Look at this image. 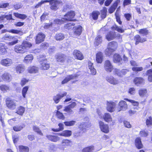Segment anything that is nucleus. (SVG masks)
<instances>
[{"label":"nucleus","mask_w":152,"mask_h":152,"mask_svg":"<svg viewBox=\"0 0 152 152\" xmlns=\"http://www.w3.org/2000/svg\"><path fill=\"white\" fill-rule=\"evenodd\" d=\"M7 53L6 46L5 45L2 43H0V54L4 55L5 54Z\"/></svg>","instance_id":"nucleus-28"},{"label":"nucleus","mask_w":152,"mask_h":152,"mask_svg":"<svg viewBox=\"0 0 152 152\" xmlns=\"http://www.w3.org/2000/svg\"><path fill=\"white\" fill-rule=\"evenodd\" d=\"M103 59V55L100 52H98L96 54V61L98 63H101Z\"/></svg>","instance_id":"nucleus-22"},{"label":"nucleus","mask_w":152,"mask_h":152,"mask_svg":"<svg viewBox=\"0 0 152 152\" xmlns=\"http://www.w3.org/2000/svg\"><path fill=\"white\" fill-rule=\"evenodd\" d=\"M75 15L74 12L71 11L64 15V18L66 21H73V20L72 19L74 18Z\"/></svg>","instance_id":"nucleus-8"},{"label":"nucleus","mask_w":152,"mask_h":152,"mask_svg":"<svg viewBox=\"0 0 152 152\" xmlns=\"http://www.w3.org/2000/svg\"><path fill=\"white\" fill-rule=\"evenodd\" d=\"M48 1L51 5V9L54 10H56L58 8L59 4L62 3L61 1L56 0H48Z\"/></svg>","instance_id":"nucleus-3"},{"label":"nucleus","mask_w":152,"mask_h":152,"mask_svg":"<svg viewBox=\"0 0 152 152\" xmlns=\"http://www.w3.org/2000/svg\"><path fill=\"white\" fill-rule=\"evenodd\" d=\"M25 110V109L24 107L20 106L18 107V110L15 113L20 115H22Z\"/></svg>","instance_id":"nucleus-32"},{"label":"nucleus","mask_w":152,"mask_h":152,"mask_svg":"<svg viewBox=\"0 0 152 152\" xmlns=\"http://www.w3.org/2000/svg\"><path fill=\"white\" fill-rule=\"evenodd\" d=\"M107 9L104 7L101 11V17L103 19L106 16Z\"/></svg>","instance_id":"nucleus-45"},{"label":"nucleus","mask_w":152,"mask_h":152,"mask_svg":"<svg viewBox=\"0 0 152 152\" xmlns=\"http://www.w3.org/2000/svg\"><path fill=\"white\" fill-rule=\"evenodd\" d=\"M64 111H65L67 113L69 114H71L73 112V111L69 106H66L65 107Z\"/></svg>","instance_id":"nucleus-55"},{"label":"nucleus","mask_w":152,"mask_h":152,"mask_svg":"<svg viewBox=\"0 0 152 152\" xmlns=\"http://www.w3.org/2000/svg\"><path fill=\"white\" fill-rule=\"evenodd\" d=\"M28 72L30 73H36L38 72V68L35 66H32L28 68Z\"/></svg>","instance_id":"nucleus-26"},{"label":"nucleus","mask_w":152,"mask_h":152,"mask_svg":"<svg viewBox=\"0 0 152 152\" xmlns=\"http://www.w3.org/2000/svg\"><path fill=\"white\" fill-rule=\"evenodd\" d=\"M112 29L121 33H123L124 31V30L121 27H119L115 25L113 26Z\"/></svg>","instance_id":"nucleus-46"},{"label":"nucleus","mask_w":152,"mask_h":152,"mask_svg":"<svg viewBox=\"0 0 152 152\" xmlns=\"http://www.w3.org/2000/svg\"><path fill=\"white\" fill-rule=\"evenodd\" d=\"M114 51V49L107 47V48L105 50V53L106 55L109 56Z\"/></svg>","instance_id":"nucleus-44"},{"label":"nucleus","mask_w":152,"mask_h":152,"mask_svg":"<svg viewBox=\"0 0 152 152\" xmlns=\"http://www.w3.org/2000/svg\"><path fill=\"white\" fill-rule=\"evenodd\" d=\"M76 123L75 121H65L64 123L66 126H73Z\"/></svg>","instance_id":"nucleus-53"},{"label":"nucleus","mask_w":152,"mask_h":152,"mask_svg":"<svg viewBox=\"0 0 152 152\" xmlns=\"http://www.w3.org/2000/svg\"><path fill=\"white\" fill-rule=\"evenodd\" d=\"M135 145L139 149L142 148L143 145L141 143V140L140 138H137L135 140Z\"/></svg>","instance_id":"nucleus-30"},{"label":"nucleus","mask_w":152,"mask_h":152,"mask_svg":"<svg viewBox=\"0 0 152 152\" xmlns=\"http://www.w3.org/2000/svg\"><path fill=\"white\" fill-rule=\"evenodd\" d=\"M99 13L97 12H94L92 13V17L94 20H96L98 18Z\"/></svg>","instance_id":"nucleus-61"},{"label":"nucleus","mask_w":152,"mask_h":152,"mask_svg":"<svg viewBox=\"0 0 152 152\" xmlns=\"http://www.w3.org/2000/svg\"><path fill=\"white\" fill-rule=\"evenodd\" d=\"M73 54L76 58L79 60H82L83 58V56L81 52L77 50H74Z\"/></svg>","instance_id":"nucleus-17"},{"label":"nucleus","mask_w":152,"mask_h":152,"mask_svg":"<svg viewBox=\"0 0 152 152\" xmlns=\"http://www.w3.org/2000/svg\"><path fill=\"white\" fill-rule=\"evenodd\" d=\"M19 148L20 152H28L29 151V148L27 146L20 145Z\"/></svg>","instance_id":"nucleus-36"},{"label":"nucleus","mask_w":152,"mask_h":152,"mask_svg":"<svg viewBox=\"0 0 152 152\" xmlns=\"http://www.w3.org/2000/svg\"><path fill=\"white\" fill-rule=\"evenodd\" d=\"M45 37V34L42 33H39L36 36L35 39L36 43L37 44H39L43 42Z\"/></svg>","instance_id":"nucleus-11"},{"label":"nucleus","mask_w":152,"mask_h":152,"mask_svg":"<svg viewBox=\"0 0 152 152\" xmlns=\"http://www.w3.org/2000/svg\"><path fill=\"white\" fill-rule=\"evenodd\" d=\"M48 149L50 152H53L57 150V147L54 145H50L49 146Z\"/></svg>","instance_id":"nucleus-51"},{"label":"nucleus","mask_w":152,"mask_h":152,"mask_svg":"<svg viewBox=\"0 0 152 152\" xmlns=\"http://www.w3.org/2000/svg\"><path fill=\"white\" fill-rule=\"evenodd\" d=\"M104 69L108 72H111L114 69L113 65L109 60H106L104 64Z\"/></svg>","instance_id":"nucleus-4"},{"label":"nucleus","mask_w":152,"mask_h":152,"mask_svg":"<svg viewBox=\"0 0 152 152\" xmlns=\"http://www.w3.org/2000/svg\"><path fill=\"white\" fill-rule=\"evenodd\" d=\"M77 73L75 74L67 76L65 79H64L62 82V84H64L67 83L69 81L71 80L77 78L79 76V74Z\"/></svg>","instance_id":"nucleus-7"},{"label":"nucleus","mask_w":152,"mask_h":152,"mask_svg":"<svg viewBox=\"0 0 152 152\" xmlns=\"http://www.w3.org/2000/svg\"><path fill=\"white\" fill-rule=\"evenodd\" d=\"M113 61L114 62H118L122 60L120 55L118 54H115L113 56Z\"/></svg>","instance_id":"nucleus-38"},{"label":"nucleus","mask_w":152,"mask_h":152,"mask_svg":"<svg viewBox=\"0 0 152 152\" xmlns=\"http://www.w3.org/2000/svg\"><path fill=\"white\" fill-rule=\"evenodd\" d=\"M59 126V128L58 129H52V130L54 132H59L62 130L64 129V125L61 123H59L58 125Z\"/></svg>","instance_id":"nucleus-49"},{"label":"nucleus","mask_w":152,"mask_h":152,"mask_svg":"<svg viewBox=\"0 0 152 152\" xmlns=\"http://www.w3.org/2000/svg\"><path fill=\"white\" fill-rule=\"evenodd\" d=\"M114 38V36L111 33L108 34L106 36V38L108 41L113 40Z\"/></svg>","instance_id":"nucleus-58"},{"label":"nucleus","mask_w":152,"mask_h":152,"mask_svg":"<svg viewBox=\"0 0 152 152\" xmlns=\"http://www.w3.org/2000/svg\"><path fill=\"white\" fill-rule=\"evenodd\" d=\"M119 104L120 108H120H118V111H119L121 110L124 111L127 109L128 106L126 102L123 100L119 102Z\"/></svg>","instance_id":"nucleus-15"},{"label":"nucleus","mask_w":152,"mask_h":152,"mask_svg":"<svg viewBox=\"0 0 152 152\" xmlns=\"http://www.w3.org/2000/svg\"><path fill=\"white\" fill-rule=\"evenodd\" d=\"M147 75L148 76V80L150 82H152V69H150L147 71Z\"/></svg>","instance_id":"nucleus-48"},{"label":"nucleus","mask_w":152,"mask_h":152,"mask_svg":"<svg viewBox=\"0 0 152 152\" xmlns=\"http://www.w3.org/2000/svg\"><path fill=\"white\" fill-rule=\"evenodd\" d=\"M55 38L57 40H61L64 38V35L61 33H59L56 35Z\"/></svg>","instance_id":"nucleus-37"},{"label":"nucleus","mask_w":152,"mask_h":152,"mask_svg":"<svg viewBox=\"0 0 152 152\" xmlns=\"http://www.w3.org/2000/svg\"><path fill=\"white\" fill-rule=\"evenodd\" d=\"M66 21L65 18H63L61 19H57L54 20L53 23L58 24H63Z\"/></svg>","instance_id":"nucleus-35"},{"label":"nucleus","mask_w":152,"mask_h":152,"mask_svg":"<svg viewBox=\"0 0 152 152\" xmlns=\"http://www.w3.org/2000/svg\"><path fill=\"white\" fill-rule=\"evenodd\" d=\"M106 79L108 82L113 85H117L119 83L117 79L110 75L107 76Z\"/></svg>","instance_id":"nucleus-6"},{"label":"nucleus","mask_w":152,"mask_h":152,"mask_svg":"<svg viewBox=\"0 0 152 152\" xmlns=\"http://www.w3.org/2000/svg\"><path fill=\"white\" fill-rule=\"evenodd\" d=\"M71 142V140L68 139H64L62 140L61 145H58L59 147L61 149L64 150V148L66 146H69L70 145V143Z\"/></svg>","instance_id":"nucleus-12"},{"label":"nucleus","mask_w":152,"mask_h":152,"mask_svg":"<svg viewBox=\"0 0 152 152\" xmlns=\"http://www.w3.org/2000/svg\"><path fill=\"white\" fill-rule=\"evenodd\" d=\"M40 68L42 70H47L50 67V64L46 61L45 60L42 62L40 64Z\"/></svg>","instance_id":"nucleus-20"},{"label":"nucleus","mask_w":152,"mask_h":152,"mask_svg":"<svg viewBox=\"0 0 152 152\" xmlns=\"http://www.w3.org/2000/svg\"><path fill=\"white\" fill-rule=\"evenodd\" d=\"M132 70L135 72H140L143 70V68L142 67H134L132 68Z\"/></svg>","instance_id":"nucleus-59"},{"label":"nucleus","mask_w":152,"mask_h":152,"mask_svg":"<svg viewBox=\"0 0 152 152\" xmlns=\"http://www.w3.org/2000/svg\"><path fill=\"white\" fill-rule=\"evenodd\" d=\"M0 63L1 65L4 66H11L13 62L11 59L7 58L2 59Z\"/></svg>","instance_id":"nucleus-9"},{"label":"nucleus","mask_w":152,"mask_h":152,"mask_svg":"<svg viewBox=\"0 0 152 152\" xmlns=\"http://www.w3.org/2000/svg\"><path fill=\"white\" fill-rule=\"evenodd\" d=\"M134 81L135 85L139 86L140 84L142 83L143 79L142 77H137L134 79Z\"/></svg>","instance_id":"nucleus-29"},{"label":"nucleus","mask_w":152,"mask_h":152,"mask_svg":"<svg viewBox=\"0 0 152 152\" xmlns=\"http://www.w3.org/2000/svg\"><path fill=\"white\" fill-rule=\"evenodd\" d=\"M75 25V24L73 23H69L65 25L64 27L65 28L67 29L68 30L71 29L72 28L74 29V27H73V26Z\"/></svg>","instance_id":"nucleus-47"},{"label":"nucleus","mask_w":152,"mask_h":152,"mask_svg":"<svg viewBox=\"0 0 152 152\" xmlns=\"http://www.w3.org/2000/svg\"><path fill=\"white\" fill-rule=\"evenodd\" d=\"M12 138L14 143H16L19 140V136L17 134H15L12 135Z\"/></svg>","instance_id":"nucleus-56"},{"label":"nucleus","mask_w":152,"mask_h":152,"mask_svg":"<svg viewBox=\"0 0 152 152\" xmlns=\"http://www.w3.org/2000/svg\"><path fill=\"white\" fill-rule=\"evenodd\" d=\"M28 86H25L22 89V93L23 96L24 98H26V95L27 93L28 89Z\"/></svg>","instance_id":"nucleus-50"},{"label":"nucleus","mask_w":152,"mask_h":152,"mask_svg":"<svg viewBox=\"0 0 152 152\" xmlns=\"http://www.w3.org/2000/svg\"><path fill=\"white\" fill-rule=\"evenodd\" d=\"M113 72L115 74L117 75L118 76L120 77H122V74L121 73V71H120L118 69H114Z\"/></svg>","instance_id":"nucleus-57"},{"label":"nucleus","mask_w":152,"mask_h":152,"mask_svg":"<svg viewBox=\"0 0 152 152\" xmlns=\"http://www.w3.org/2000/svg\"><path fill=\"white\" fill-rule=\"evenodd\" d=\"M56 115L57 118L59 119L63 120L65 118V117L63 114L58 111H57Z\"/></svg>","instance_id":"nucleus-54"},{"label":"nucleus","mask_w":152,"mask_h":152,"mask_svg":"<svg viewBox=\"0 0 152 152\" xmlns=\"http://www.w3.org/2000/svg\"><path fill=\"white\" fill-rule=\"evenodd\" d=\"M102 118L103 119L104 121L107 122H111L112 120V118L110 114L108 113H105L103 115Z\"/></svg>","instance_id":"nucleus-19"},{"label":"nucleus","mask_w":152,"mask_h":152,"mask_svg":"<svg viewBox=\"0 0 152 152\" xmlns=\"http://www.w3.org/2000/svg\"><path fill=\"white\" fill-rule=\"evenodd\" d=\"M116 107V104L114 102H110L107 103V109L110 112H112L114 111Z\"/></svg>","instance_id":"nucleus-10"},{"label":"nucleus","mask_w":152,"mask_h":152,"mask_svg":"<svg viewBox=\"0 0 152 152\" xmlns=\"http://www.w3.org/2000/svg\"><path fill=\"white\" fill-rule=\"evenodd\" d=\"M46 137L49 140L54 142H56L59 140L60 139L59 137L55 135H48L46 136Z\"/></svg>","instance_id":"nucleus-25"},{"label":"nucleus","mask_w":152,"mask_h":152,"mask_svg":"<svg viewBox=\"0 0 152 152\" xmlns=\"http://www.w3.org/2000/svg\"><path fill=\"white\" fill-rule=\"evenodd\" d=\"M117 46V43L114 41H112L108 43L107 47L110 48L114 49V50H115Z\"/></svg>","instance_id":"nucleus-34"},{"label":"nucleus","mask_w":152,"mask_h":152,"mask_svg":"<svg viewBox=\"0 0 152 152\" xmlns=\"http://www.w3.org/2000/svg\"><path fill=\"white\" fill-rule=\"evenodd\" d=\"M32 46V44L29 42L23 41L21 45L18 44L15 46L14 50L17 53L23 54L26 52Z\"/></svg>","instance_id":"nucleus-1"},{"label":"nucleus","mask_w":152,"mask_h":152,"mask_svg":"<svg viewBox=\"0 0 152 152\" xmlns=\"http://www.w3.org/2000/svg\"><path fill=\"white\" fill-rule=\"evenodd\" d=\"M57 61L58 62H64L66 59V57L65 55L63 54H58L55 56Z\"/></svg>","instance_id":"nucleus-16"},{"label":"nucleus","mask_w":152,"mask_h":152,"mask_svg":"<svg viewBox=\"0 0 152 152\" xmlns=\"http://www.w3.org/2000/svg\"><path fill=\"white\" fill-rule=\"evenodd\" d=\"M134 40L135 41L136 45L138 44L139 43H143L146 41V39L142 38L139 35H136L134 37Z\"/></svg>","instance_id":"nucleus-13"},{"label":"nucleus","mask_w":152,"mask_h":152,"mask_svg":"<svg viewBox=\"0 0 152 152\" xmlns=\"http://www.w3.org/2000/svg\"><path fill=\"white\" fill-rule=\"evenodd\" d=\"M102 42V37L100 35H98L96 38L94 44L95 45L97 46L100 44Z\"/></svg>","instance_id":"nucleus-33"},{"label":"nucleus","mask_w":152,"mask_h":152,"mask_svg":"<svg viewBox=\"0 0 152 152\" xmlns=\"http://www.w3.org/2000/svg\"><path fill=\"white\" fill-rule=\"evenodd\" d=\"M120 2V0H117L113 3L109 10V12L110 13H112L114 11L117 7L118 4Z\"/></svg>","instance_id":"nucleus-18"},{"label":"nucleus","mask_w":152,"mask_h":152,"mask_svg":"<svg viewBox=\"0 0 152 152\" xmlns=\"http://www.w3.org/2000/svg\"><path fill=\"white\" fill-rule=\"evenodd\" d=\"M66 94L67 93L66 92H65L63 94H58L53 97V100L56 104H57L58 103L61 98L66 96Z\"/></svg>","instance_id":"nucleus-14"},{"label":"nucleus","mask_w":152,"mask_h":152,"mask_svg":"<svg viewBox=\"0 0 152 152\" xmlns=\"http://www.w3.org/2000/svg\"><path fill=\"white\" fill-rule=\"evenodd\" d=\"M146 124L149 127L152 125V118L151 116L148 117L146 119Z\"/></svg>","instance_id":"nucleus-52"},{"label":"nucleus","mask_w":152,"mask_h":152,"mask_svg":"<svg viewBox=\"0 0 152 152\" xmlns=\"http://www.w3.org/2000/svg\"><path fill=\"white\" fill-rule=\"evenodd\" d=\"M94 147L93 146L86 147L82 150V152H92L94 150Z\"/></svg>","instance_id":"nucleus-41"},{"label":"nucleus","mask_w":152,"mask_h":152,"mask_svg":"<svg viewBox=\"0 0 152 152\" xmlns=\"http://www.w3.org/2000/svg\"><path fill=\"white\" fill-rule=\"evenodd\" d=\"M99 126L101 130L105 133H107L109 132V127L106 124H104V122L102 121L99 122Z\"/></svg>","instance_id":"nucleus-5"},{"label":"nucleus","mask_w":152,"mask_h":152,"mask_svg":"<svg viewBox=\"0 0 152 152\" xmlns=\"http://www.w3.org/2000/svg\"><path fill=\"white\" fill-rule=\"evenodd\" d=\"M17 101L14 99H11L9 98L6 99L5 102L6 106L10 109L14 110L16 108Z\"/></svg>","instance_id":"nucleus-2"},{"label":"nucleus","mask_w":152,"mask_h":152,"mask_svg":"<svg viewBox=\"0 0 152 152\" xmlns=\"http://www.w3.org/2000/svg\"><path fill=\"white\" fill-rule=\"evenodd\" d=\"M140 134L141 136L143 137H147L148 135V132L145 130L140 131Z\"/></svg>","instance_id":"nucleus-62"},{"label":"nucleus","mask_w":152,"mask_h":152,"mask_svg":"<svg viewBox=\"0 0 152 152\" xmlns=\"http://www.w3.org/2000/svg\"><path fill=\"white\" fill-rule=\"evenodd\" d=\"M16 70L17 73H22L24 70V67L21 65H19L16 67Z\"/></svg>","instance_id":"nucleus-39"},{"label":"nucleus","mask_w":152,"mask_h":152,"mask_svg":"<svg viewBox=\"0 0 152 152\" xmlns=\"http://www.w3.org/2000/svg\"><path fill=\"white\" fill-rule=\"evenodd\" d=\"M139 33L143 36H144L148 34V31L146 28H144L140 29L139 31Z\"/></svg>","instance_id":"nucleus-42"},{"label":"nucleus","mask_w":152,"mask_h":152,"mask_svg":"<svg viewBox=\"0 0 152 152\" xmlns=\"http://www.w3.org/2000/svg\"><path fill=\"white\" fill-rule=\"evenodd\" d=\"M140 96L141 97H144L146 96L147 93V90L145 88H142L138 91Z\"/></svg>","instance_id":"nucleus-31"},{"label":"nucleus","mask_w":152,"mask_h":152,"mask_svg":"<svg viewBox=\"0 0 152 152\" xmlns=\"http://www.w3.org/2000/svg\"><path fill=\"white\" fill-rule=\"evenodd\" d=\"M32 128L33 130L38 134L41 136L43 135V133L38 127L35 126H34Z\"/></svg>","instance_id":"nucleus-43"},{"label":"nucleus","mask_w":152,"mask_h":152,"mask_svg":"<svg viewBox=\"0 0 152 152\" xmlns=\"http://www.w3.org/2000/svg\"><path fill=\"white\" fill-rule=\"evenodd\" d=\"M28 80L25 78H23L21 80L20 84L22 86H23L25 85L26 83L28 82Z\"/></svg>","instance_id":"nucleus-63"},{"label":"nucleus","mask_w":152,"mask_h":152,"mask_svg":"<svg viewBox=\"0 0 152 152\" xmlns=\"http://www.w3.org/2000/svg\"><path fill=\"white\" fill-rule=\"evenodd\" d=\"M74 34L76 36L80 35L82 31V27L80 26L74 27Z\"/></svg>","instance_id":"nucleus-23"},{"label":"nucleus","mask_w":152,"mask_h":152,"mask_svg":"<svg viewBox=\"0 0 152 152\" xmlns=\"http://www.w3.org/2000/svg\"><path fill=\"white\" fill-rule=\"evenodd\" d=\"M24 127V125H18L14 126L13 128V130L15 132H18L20 131Z\"/></svg>","instance_id":"nucleus-40"},{"label":"nucleus","mask_w":152,"mask_h":152,"mask_svg":"<svg viewBox=\"0 0 152 152\" xmlns=\"http://www.w3.org/2000/svg\"><path fill=\"white\" fill-rule=\"evenodd\" d=\"M2 78L4 81L7 82L10 81L12 78L11 75L8 72L4 74L2 76Z\"/></svg>","instance_id":"nucleus-21"},{"label":"nucleus","mask_w":152,"mask_h":152,"mask_svg":"<svg viewBox=\"0 0 152 152\" xmlns=\"http://www.w3.org/2000/svg\"><path fill=\"white\" fill-rule=\"evenodd\" d=\"M48 46V44L46 42L42 43L40 46L41 48L44 49H46Z\"/></svg>","instance_id":"nucleus-64"},{"label":"nucleus","mask_w":152,"mask_h":152,"mask_svg":"<svg viewBox=\"0 0 152 152\" xmlns=\"http://www.w3.org/2000/svg\"><path fill=\"white\" fill-rule=\"evenodd\" d=\"M72 134V132L71 131L66 130L63 131L61 133L58 134V135L60 136L65 137H68L71 136Z\"/></svg>","instance_id":"nucleus-27"},{"label":"nucleus","mask_w":152,"mask_h":152,"mask_svg":"<svg viewBox=\"0 0 152 152\" xmlns=\"http://www.w3.org/2000/svg\"><path fill=\"white\" fill-rule=\"evenodd\" d=\"M33 59V56L32 54H30L26 56L25 57L24 62L26 64L31 63Z\"/></svg>","instance_id":"nucleus-24"},{"label":"nucleus","mask_w":152,"mask_h":152,"mask_svg":"<svg viewBox=\"0 0 152 152\" xmlns=\"http://www.w3.org/2000/svg\"><path fill=\"white\" fill-rule=\"evenodd\" d=\"M125 100L129 101L134 106H138L139 105V103L136 101L133 100H129L127 99H125Z\"/></svg>","instance_id":"nucleus-60"}]
</instances>
